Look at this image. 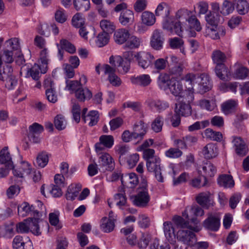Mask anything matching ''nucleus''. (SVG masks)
<instances>
[{
  "instance_id": "nucleus-1",
  "label": "nucleus",
  "mask_w": 249,
  "mask_h": 249,
  "mask_svg": "<svg viewBox=\"0 0 249 249\" xmlns=\"http://www.w3.org/2000/svg\"><path fill=\"white\" fill-rule=\"evenodd\" d=\"M186 88L187 89L184 90L181 81L172 77L168 89L177 98L178 100L181 99L182 101L187 102H193L194 100V88L192 86Z\"/></svg>"
},
{
  "instance_id": "nucleus-2",
  "label": "nucleus",
  "mask_w": 249,
  "mask_h": 249,
  "mask_svg": "<svg viewBox=\"0 0 249 249\" xmlns=\"http://www.w3.org/2000/svg\"><path fill=\"white\" fill-rule=\"evenodd\" d=\"M38 218H29L25 222H20L17 225V231L18 232L26 233L30 230L34 234L39 235L41 231L38 225Z\"/></svg>"
},
{
  "instance_id": "nucleus-3",
  "label": "nucleus",
  "mask_w": 249,
  "mask_h": 249,
  "mask_svg": "<svg viewBox=\"0 0 249 249\" xmlns=\"http://www.w3.org/2000/svg\"><path fill=\"white\" fill-rule=\"evenodd\" d=\"M132 199L133 204L136 206L140 208L148 206L150 200V196L146 183H144L142 187L138 189L137 194L133 196Z\"/></svg>"
},
{
  "instance_id": "nucleus-4",
  "label": "nucleus",
  "mask_w": 249,
  "mask_h": 249,
  "mask_svg": "<svg viewBox=\"0 0 249 249\" xmlns=\"http://www.w3.org/2000/svg\"><path fill=\"white\" fill-rule=\"evenodd\" d=\"M170 59L169 73L177 77H180L182 76L184 70L188 66L187 61L173 55H171Z\"/></svg>"
},
{
  "instance_id": "nucleus-5",
  "label": "nucleus",
  "mask_w": 249,
  "mask_h": 249,
  "mask_svg": "<svg viewBox=\"0 0 249 249\" xmlns=\"http://www.w3.org/2000/svg\"><path fill=\"white\" fill-rule=\"evenodd\" d=\"M176 236L178 241L188 246H194L195 243H196L195 233L188 230H178Z\"/></svg>"
},
{
  "instance_id": "nucleus-6",
  "label": "nucleus",
  "mask_w": 249,
  "mask_h": 249,
  "mask_svg": "<svg viewBox=\"0 0 249 249\" xmlns=\"http://www.w3.org/2000/svg\"><path fill=\"white\" fill-rule=\"evenodd\" d=\"M211 7L214 12L219 13L223 16L232 13L234 10L233 3L228 0H225L220 7L218 3L213 2L211 3Z\"/></svg>"
},
{
  "instance_id": "nucleus-7",
  "label": "nucleus",
  "mask_w": 249,
  "mask_h": 249,
  "mask_svg": "<svg viewBox=\"0 0 249 249\" xmlns=\"http://www.w3.org/2000/svg\"><path fill=\"white\" fill-rule=\"evenodd\" d=\"M134 58L138 65L143 69H147L154 59V56L148 52H140L134 53Z\"/></svg>"
},
{
  "instance_id": "nucleus-8",
  "label": "nucleus",
  "mask_w": 249,
  "mask_h": 249,
  "mask_svg": "<svg viewBox=\"0 0 249 249\" xmlns=\"http://www.w3.org/2000/svg\"><path fill=\"white\" fill-rule=\"evenodd\" d=\"M109 63L114 65L116 68H119L118 71L122 74L127 73L130 66V63L129 61H124L123 58L119 56H111L109 58Z\"/></svg>"
},
{
  "instance_id": "nucleus-9",
  "label": "nucleus",
  "mask_w": 249,
  "mask_h": 249,
  "mask_svg": "<svg viewBox=\"0 0 249 249\" xmlns=\"http://www.w3.org/2000/svg\"><path fill=\"white\" fill-rule=\"evenodd\" d=\"M220 218L217 213H209L208 216L203 222L204 227L212 231H217L220 227Z\"/></svg>"
},
{
  "instance_id": "nucleus-10",
  "label": "nucleus",
  "mask_w": 249,
  "mask_h": 249,
  "mask_svg": "<svg viewBox=\"0 0 249 249\" xmlns=\"http://www.w3.org/2000/svg\"><path fill=\"white\" fill-rule=\"evenodd\" d=\"M102 69L105 75H107V79L109 83L113 86L118 87L121 85L122 81L115 74V68L112 67L108 64H104Z\"/></svg>"
},
{
  "instance_id": "nucleus-11",
  "label": "nucleus",
  "mask_w": 249,
  "mask_h": 249,
  "mask_svg": "<svg viewBox=\"0 0 249 249\" xmlns=\"http://www.w3.org/2000/svg\"><path fill=\"white\" fill-rule=\"evenodd\" d=\"M204 214V212L203 209L198 206H194L192 207H187L182 215L188 220L191 219L192 221L196 224H197L199 221L196 219L192 217L193 216H203Z\"/></svg>"
},
{
  "instance_id": "nucleus-12",
  "label": "nucleus",
  "mask_w": 249,
  "mask_h": 249,
  "mask_svg": "<svg viewBox=\"0 0 249 249\" xmlns=\"http://www.w3.org/2000/svg\"><path fill=\"white\" fill-rule=\"evenodd\" d=\"M148 131L147 124L142 121L136 122L133 127L132 137L134 139L142 140Z\"/></svg>"
},
{
  "instance_id": "nucleus-13",
  "label": "nucleus",
  "mask_w": 249,
  "mask_h": 249,
  "mask_svg": "<svg viewBox=\"0 0 249 249\" xmlns=\"http://www.w3.org/2000/svg\"><path fill=\"white\" fill-rule=\"evenodd\" d=\"M114 139L112 135H103L99 138V142L95 144L97 152L104 150L105 148H111L114 144Z\"/></svg>"
},
{
  "instance_id": "nucleus-14",
  "label": "nucleus",
  "mask_w": 249,
  "mask_h": 249,
  "mask_svg": "<svg viewBox=\"0 0 249 249\" xmlns=\"http://www.w3.org/2000/svg\"><path fill=\"white\" fill-rule=\"evenodd\" d=\"M231 139V142L235 148L236 154L240 157L245 156L248 152L245 142L240 137L232 136Z\"/></svg>"
},
{
  "instance_id": "nucleus-15",
  "label": "nucleus",
  "mask_w": 249,
  "mask_h": 249,
  "mask_svg": "<svg viewBox=\"0 0 249 249\" xmlns=\"http://www.w3.org/2000/svg\"><path fill=\"white\" fill-rule=\"evenodd\" d=\"M196 201L203 208L208 209L215 204L211 198V194L209 192H202L199 194L196 197Z\"/></svg>"
},
{
  "instance_id": "nucleus-16",
  "label": "nucleus",
  "mask_w": 249,
  "mask_h": 249,
  "mask_svg": "<svg viewBox=\"0 0 249 249\" xmlns=\"http://www.w3.org/2000/svg\"><path fill=\"white\" fill-rule=\"evenodd\" d=\"M32 171L31 165L26 161H22L18 167L13 169V174L15 177L22 178L25 176L30 175Z\"/></svg>"
},
{
  "instance_id": "nucleus-17",
  "label": "nucleus",
  "mask_w": 249,
  "mask_h": 249,
  "mask_svg": "<svg viewBox=\"0 0 249 249\" xmlns=\"http://www.w3.org/2000/svg\"><path fill=\"white\" fill-rule=\"evenodd\" d=\"M164 40L162 32L156 29L154 31L151 36V46L154 50H160L162 48Z\"/></svg>"
},
{
  "instance_id": "nucleus-18",
  "label": "nucleus",
  "mask_w": 249,
  "mask_h": 249,
  "mask_svg": "<svg viewBox=\"0 0 249 249\" xmlns=\"http://www.w3.org/2000/svg\"><path fill=\"white\" fill-rule=\"evenodd\" d=\"M99 166L105 170L111 171L114 169V162L112 157L107 153H103L99 158Z\"/></svg>"
},
{
  "instance_id": "nucleus-19",
  "label": "nucleus",
  "mask_w": 249,
  "mask_h": 249,
  "mask_svg": "<svg viewBox=\"0 0 249 249\" xmlns=\"http://www.w3.org/2000/svg\"><path fill=\"white\" fill-rule=\"evenodd\" d=\"M44 87L46 89V95L50 102L54 103L57 101V97L54 88V84L50 79L44 81Z\"/></svg>"
},
{
  "instance_id": "nucleus-20",
  "label": "nucleus",
  "mask_w": 249,
  "mask_h": 249,
  "mask_svg": "<svg viewBox=\"0 0 249 249\" xmlns=\"http://www.w3.org/2000/svg\"><path fill=\"white\" fill-rule=\"evenodd\" d=\"M114 200L117 206L122 210L126 209L129 211L130 213H134L136 212V210L133 208H129L128 207L127 202V198L124 194H117L114 196Z\"/></svg>"
},
{
  "instance_id": "nucleus-21",
  "label": "nucleus",
  "mask_w": 249,
  "mask_h": 249,
  "mask_svg": "<svg viewBox=\"0 0 249 249\" xmlns=\"http://www.w3.org/2000/svg\"><path fill=\"white\" fill-rule=\"evenodd\" d=\"M179 102L178 104H176L175 108V112L179 115L187 116L191 113V107L190 104L192 102H185L182 101L181 99L178 100Z\"/></svg>"
},
{
  "instance_id": "nucleus-22",
  "label": "nucleus",
  "mask_w": 249,
  "mask_h": 249,
  "mask_svg": "<svg viewBox=\"0 0 249 249\" xmlns=\"http://www.w3.org/2000/svg\"><path fill=\"white\" fill-rule=\"evenodd\" d=\"M202 153L205 159H211L217 156L218 150L216 144L209 143L204 147Z\"/></svg>"
},
{
  "instance_id": "nucleus-23",
  "label": "nucleus",
  "mask_w": 249,
  "mask_h": 249,
  "mask_svg": "<svg viewBox=\"0 0 249 249\" xmlns=\"http://www.w3.org/2000/svg\"><path fill=\"white\" fill-rule=\"evenodd\" d=\"M130 81L134 85H139L142 87H147L151 84L152 79L149 74H143L136 77H131L130 78Z\"/></svg>"
},
{
  "instance_id": "nucleus-24",
  "label": "nucleus",
  "mask_w": 249,
  "mask_h": 249,
  "mask_svg": "<svg viewBox=\"0 0 249 249\" xmlns=\"http://www.w3.org/2000/svg\"><path fill=\"white\" fill-rule=\"evenodd\" d=\"M0 163L8 168H13L14 164L8 147L5 146L0 151Z\"/></svg>"
},
{
  "instance_id": "nucleus-25",
  "label": "nucleus",
  "mask_w": 249,
  "mask_h": 249,
  "mask_svg": "<svg viewBox=\"0 0 249 249\" xmlns=\"http://www.w3.org/2000/svg\"><path fill=\"white\" fill-rule=\"evenodd\" d=\"M181 23L176 21L171 23L167 19L165 20L163 24V27L172 32H174L179 36H182V27L181 26Z\"/></svg>"
},
{
  "instance_id": "nucleus-26",
  "label": "nucleus",
  "mask_w": 249,
  "mask_h": 249,
  "mask_svg": "<svg viewBox=\"0 0 249 249\" xmlns=\"http://www.w3.org/2000/svg\"><path fill=\"white\" fill-rule=\"evenodd\" d=\"M163 230L164 234L168 240L172 244H174L176 242V234H175V229L171 222L166 221L163 223Z\"/></svg>"
},
{
  "instance_id": "nucleus-27",
  "label": "nucleus",
  "mask_w": 249,
  "mask_h": 249,
  "mask_svg": "<svg viewBox=\"0 0 249 249\" xmlns=\"http://www.w3.org/2000/svg\"><path fill=\"white\" fill-rule=\"evenodd\" d=\"M134 20V15L132 10L128 9L121 12L119 18V21L122 25L126 26L131 24Z\"/></svg>"
},
{
  "instance_id": "nucleus-28",
  "label": "nucleus",
  "mask_w": 249,
  "mask_h": 249,
  "mask_svg": "<svg viewBox=\"0 0 249 249\" xmlns=\"http://www.w3.org/2000/svg\"><path fill=\"white\" fill-rule=\"evenodd\" d=\"M129 32L124 28L116 30L114 34V39L115 42L119 44L125 43L129 37Z\"/></svg>"
},
{
  "instance_id": "nucleus-29",
  "label": "nucleus",
  "mask_w": 249,
  "mask_h": 249,
  "mask_svg": "<svg viewBox=\"0 0 249 249\" xmlns=\"http://www.w3.org/2000/svg\"><path fill=\"white\" fill-rule=\"evenodd\" d=\"M34 207L27 202H23L18 206V214L19 216L25 217L29 214L38 215V212L34 210Z\"/></svg>"
},
{
  "instance_id": "nucleus-30",
  "label": "nucleus",
  "mask_w": 249,
  "mask_h": 249,
  "mask_svg": "<svg viewBox=\"0 0 249 249\" xmlns=\"http://www.w3.org/2000/svg\"><path fill=\"white\" fill-rule=\"evenodd\" d=\"M192 15L191 11L186 9H180L176 14V19L182 23L186 24Z\"/></svg>"
},
{
  "instance_id": "nucleus-31",
  "label": "nucleus",
  "mask_w": 249,
  "mask_h": 249,
  "mask_svg": "<svg viewBox=\"0 0 249 249\" xmlns=\"http://www.w3.org/2000/svg\"><path fill=\"white\" fill-rule=\"evenodd\" d=\"M200 78L201 81L198 85L199 92L201 94H203L211 89L212 85L208 75L202 74L201 75Z\"/></svg>"
},
{
  "instance_id": "nucleus-32",
  "label": "nucleus",
  "mask_w": 249,
  "mask_h": 249,
  "mask_svg": "<svg viewBox=\"0 0 249 249\" xmlns=\"http://www.w3.org/2000/svg\"><path fill=\"white\" fill-rule=\"evenodd\" d=\"M171 81V78H170V74L163 72L159 75L157 82L159 88L161 89L166 90L169 88Z\"/></svg>"
},
{
  "instance_id": "nucleus-33",
  "label": "nucleus",
  "mask_w": 249,
  "mask_h": 249,
  "mask_svg": "<svg viewBox=\"0 0 249 249\" xmlns=\"http://www.w3.org/2000/svg\"><path fill=\"white\" fill-rule=\"evenodd\" d=\"M115 223L112 219H108L107 217H103L100 221V228L102 231L108 233L111 232L114 228Z\"/></svg>"
},
{
  "instance_id": "nucleus-34",
  "label": "nucleus",
  "mask_w": 249,
  "mask_h": 249,
  "mask_svg": "<svg viewBox=\"0 0 249 249\" xmlns=\"http://www.w3.org/2000/svg\"><path fill=\"white\" fill-rule=\"evenodd\" d=\"M122 182L129 188H134L139 183V179L137 175L134 173H131L126 175L122 179Z\"/></svg>"
},
{
  "instance_id": "nucleus-35",
  "label": "nucleus",
  "mask_w": 249,
  "mask_h": 249,
  "mask_svg": "<svg viewBox=\"0 0 249 249\" xmlns=\"http://www.w3.org/2000/svg\"><path fill=\"white\" fill-rule=\"evenodd\" d=\"M173 220L177 226L181 228H189L190 229L193 231L197 232L200 230V228L197 225L191 227L189 225V223L187 221L185 220L182 217L179 216H175Z\"/></svg>"
},
{
  "instance_id": "nucleus-36",
  "label": "nucleus",
  "mask_w": 249,
  "mask_h": 249,
  "mask_svg": "<svg viewBox=\"0 0 249 249\" xmlns=\"http://www.w3.org/2000/svg\"><path fill=\"white\" fill-rule=\"evenodd\" d=\"M218 184L225 188H232L234 185V181L231 176L222 175L217 178Z\"/></svg>"
},
{
  "instance_id": "nucleus-37",
  "label": "nucleus",
  "mask_w": 249,
  "mask_h": 249,
  "mask_svg": "<svg viewBox=\"0 0 249 249\" xmlns=\"http://www.w3.org/2000/svg\"><path fill=\"white\" fill-rule=\"evenodd\" d=\"M99 118L98 112L96 110H91L87 114V116H84L83 120L85 123H88L89 126H92L97 124Z\"/></svg>"
},
{
  "instance_id": "nucleus-38",
  "label": "nucleus",
  "mask_w": 249,
  "mask_h": 249,
  "mask_svg": "<svg viewBox=\"0 0 249 249\" xmlns=\"http://www.w3.org/2000/svg\"><path fill=\"white\" fill-rule=\"evenodd\" d=\"M206 33L208 36L210 37L213 39H218L221 36H223L225 35V30L221 28L217 30V28L214 27H208L206 30Z\"/></svg>"
},
{
  "instance_id": "nucleus-39",
  "label": "nucleus",
  "mask_w": 249,
  "mask_h": 249,
  "mask_svg": "<svg viewBox=\"0 0 249 249\" xmlns=\"http://www.w3.org/2000/svg\"><path fill=\"white\" fill-rule=\"evenodd\" d=\"M219 13L214 12L213 10L205 16V19L208 24L216 28L219 22L220 16Z\"/></svg>"
},
{
  "instance_id": "nucleus-40",
  "label": "nucleus",
  "mask_w": 249,
  "mask_h": 249,
  "mask_svg": "<svg viewBox=\"0 0 249 249\" xmlns=\"http://www.w3.org/2000/svg\"><path fill=\"white\" fill-rule=\"evenodd\" d=\"M170 7L165 2H161L158 6L156 11V15L157 16H161L163 18L167 19L170 14Z\"/></svg>"
},
{
  "instance_id": "nucleus-41",
  "label": "nucleus",
  "mask_w": 249,
  "mask_h": 249,
  "mask_svg": "<svg viewBox=\"0 0 249 249\" xmlns=\"http://www.w3.org/2000/svg\"><path fill=\"white\" fill-rule=\"evenodd\" d=\"M237 105V102L235 100H228L222 104V110L225 114H229L234 111Z\"/></svg>"
},
{
  "instance_id": "nucleus-42",
  "label": "nucleus",
  "mask_w": 249,
  "mask_h": 249,
  "mask_svg": "<svg viewBox=\"0 0 249 249\" xmlns=\"http://www.w3.org/2000/svg\"><path fill=\"white\" fill-rule=\"evenodd\" d=\"M204 135L206 138L216 142H220L223 138L221 132L213 131L211 128H207L204 131Z\"/></svg>"
},
{
  "instance_id": "nucleus-43",
  "label": "nucleus",
  "mask_w": 249,
  "mask_h": 249,
  "mask_svg": "<svg viewBox=\"0 0 249 249\" xmlns=\"http://www.w3.org/2000/svg\"><path fill=\"white\" fill-rule=\"evenodd\" d=\"M73 5L77 11L83 12L88 11L90 7L89 0H74Z\"/></svg>"
},
{
  "instance_id": "nucleus-44",
  "label": "nucleus",
  "mask_w": 249,
  "mask_h": 249,
  "mask_svg": "<svg viewBox=\"0 0 249 249\" xmlns=\"http://www.w3.org/2000/svg\"><path fill=\"white\" fill-rule=\"evenodd\" d=\"M142 43L141 39L134 36H129L125 44V47L130 49L139 47Z\"/></svg>"
},
{
  "instance_id": "nucleus-45",
  "label": "nucleus",
  "mask_w": 249,
  "mask_h": 249,
  "mask_svg": "<svg viewBox=\"0 0 249 249\" xmlns=\"http://www.w3.org/2000/svg\"><path fill=\"white\" fill-rule=\"evenodd\" d=\"M40 61L41 65L42 66V72L45 73L47 72L48 69V64L49 61V55L47 49H43L40 53Z\"/></svg>"
},
{
  "instance_id": "nucleus-46",
  "label": "nucleus",
  "mask_w": 249,
  "mask_h": 249,
  "mask_svg": "<svg viewBox=\"0 0 249 249\" xmlns=\"http://www.w3.org/2000/svg\"><path fill=\"white\" fill-rule=\"evenodd\" d=\"M212 58L214 63L216 65L224 64L226 60V55L220 50H214L212 54Z\"/></svg>"
},
{
  "instance_id": "nucleus-47",
  "label": "nucleus",
  "mask_w": 249,
  "mask_h": 249,
  "mask_svg": "<svg viewBox=\"0 0 249 249\" xmlns=\"http://www.w3.org/2000/svg\"><path fill=\"white\" fill-rule=\"evenodd\" d=\"M13 68L10 64H4L2 67L0 65V80L4 81L5 79L11 76Z\"/></svg>"
},
{
  "instance_id": "nucleus-48",
  "label": "nucleus",
  "mask_w": 249,
  "mask_h": 249,
  "mask_svg": "<svg viewBox=\"0 0 249 249\" xmlns=\"http://www.w3.org/2000/svg\"><path fill=\"white\" fill-rule=\"evenodd\" d=\"M141 19L142 23L147 26L153 25L156 21L154 15L148 11H145L142 13Z\"/></svg>"
},
{
  "instance_id": "nucleus-49",
  "label": "nucleus",
  "mask_w": 249,
  "mask_h": 249,
  "mask_svg": "<svg viewBox=\"0 0 249 249\" xmlns=\"http://www.w3.org/2000/svg\"><path fill=\"white\" fill-rule=\"evenodd\" d=\"M76 98L80 101L89 99L92 97V93L88 89H83L82 87L75 93Z\"/></svg>"
},
{
  "instance_id": "nucleus-50",
  "label": "nucleus",
  "mask_w": 249,
  "mask_h": 249,
  "mask_svg": "<svg viewBox=\"0 0 249 249\" xmlns=\"http://www.w3.org/2000/svg\"><path fill=\"white\" fill-rule=\"evenodd\" d=\"M100 26L103 32L107 34L112 33L115 29L116 27L114 23L107 19H103L100 21Z\"/></svg>"
},
{
  "instance_id": "nucleus-51",
  "label": "nucleus",
  "mask_w": 249,
  "mask_h": 249,
  "mask_svg": "<svg viewBox=\"0 0 249 249\" xmlns=\"http://www.w3.org/2000/svg\"><path fill=\"white\" fill-rule=\"evenodd\" d=\"M42 66L41 65L35 64L28 71V74H29L32 78L36 81H37L40 76V72H42Z\"/></svg>"
},
{
  "instance_id": "nucleus-52",
  "label": "nucleus",
  "mask_w": 249,
  "mask_h": 249,
  "mask_svg": "<svg viewBox=\"0 0 249 249\" xmlns=\"http://www.w3.org/2000/svg\"><path fill=\"white\" fill-rule=\"evenodd\" d=\"M160 158H155L154 160L146 162L147 170L150 172H154L156 170L160 169Z\"/></svg>"
},
{
  "instance_id": "nucleus-53",
  "label": "nucleus",
  "mask_w": 249,
  "mask_h": 249,
  "mask_svg": "<svg viewBox=\"0 0 249 249\" xmlns=\"http://www.w3.org/2000/svg\"><path fill=\"white\" fill-rule=\"evenodd\" d=\"M163 125V117L158 115L151 124V128L155 132L158 133L161 131Z\"/></svg>"
},
{
  "instance_id": "nucleus-54",
  "label": "nucleus",
  "mask_w": 249,
  "mask_h": 249,
  "mask_svg": "<svg viewBox=\"0 0 249 249\" xmlns=\"http://www.w3.org/2000/svg\"><path fill=\"white\" fill-rule=\"evenodd\" d=\"M202 168L204 173L208 177H213L216 173V167L210 162L205 163Z\"/></svg>"
},
{
  "instance_id": "nucleus-55",
  "label": "nucleus",
  "mask_w": 249,
  "mask_h": 249,
  "mask_svg": "<svg viewBox=\"0 0 249 249\" xmlns=\"http://www.w3.org/2000/svg\"><path fill=\"white\" fill-rule=\"evenodd\" d=\"M249 69L246 67L240 66L235 70L233 77L236 79H244L249 75Z\"/></svg>"
},
{
  "instance_id": "nucleus-56",
  "label": "nucleus",
  "mask_w": 249,
  "mask_h": 249,
  "mask_svg": "<svg viewBox=\"0 0 249 249\" xmlns=\"http://www.w3.org/2000/svg\"><path fill=\"white\" fill-rule=\"evenodd\" d=\"M168 64V57H166L164 58H158L154 61L153 64L154 69L158 71L165 70Z\"/></svg>"
},
{
  "instance_id": "nucleus-57",
  "label": "nucleus",
  "mask_w": 249,
  "mask_h": 249,
  "mask_svg": "<svg viewBox=\"0 0 249 249\" xmlns=\"http://www.w3.org/2000/svg\"><path fill=\"white\" fill-rule=\"evenodd\" d=\"M215 71L217 77L221 80H225L228 77V69L224 64L216 65Z\"/></svg>"
},
{
  "instance_id": "nucleus-58",
  "label": "nucleus",
  "mask_w": 249,
  "mask_h": 249,
  "mask_svg": "<svg viewBox=\"0 0 249 249\" xmlns=\"http://www.w3.org/2000/svg\"><path fill=\"white\" fill-rule=\"evenodd\" d=\"M2 61L5 64H10L14 61L13 52L12 51L5 50L2 55L0 54V65H1Z\"/></svg>"
},
{
  "instance_id": "nucleus-59",
  "label": "nucleus",
  "mask_w": 249,
  "mask_h": 249,
  "mask_svg": "<svg viewBox=\"0 0 249 249\" xmlns=\"http://www.w3.org/2000/svg\"><path fill=\"white\" fill-rule=\"evenodd\" d=\"M85 20L80 13L75 14L71 19L72 25L76 28H81L84 26Z\"/></svg>"
},
{
  "instance_id": "nucleus-60",
  "label": "nucleus",
  "mask_w": 249,
  "mask_h": 249,
  "mask_svg": "<svg viewBox=\"0 0 249 249\" xmlns=\"http://www.w3.org/2000/svg\"><path fill=\"white\" fill-rule=\"evenodd\" d=\"M236 2V9L239 14L244 15L248 12L249 4L245 0H235Z\"/></svg>"
},
{
  "instance_id": "nucleus-61",
  "label": "nucleus",
  "mask_w": 249,
  "mask_h": 249,
  "mask_svg": "<svg viewBox=\"0 0 249 249\" xmlns=\"http://www.w3.org/2000/svg\"><path fill=\"white\" fill-rule=\"evenodd\" d=\"M109 41L108 34L105 32L99 33L97 36L96 44L99 47H102L107 44Z\"/></svg>"
},
{
  "instance_id": "nucleus-62",
  "label": "nucleus",
  "mask_w": 249,
  "mask_h": 249,
  "mask_svg": "<svg viewBox=\"0 0 249 249\" xmlns=\"http://www.w3.org/2000/svg\"><path fill=\"white\" fill-rule=\"evenodd\" d=\"M54 124L56 129L58 130L64 129L67 125V122L64 117L61 115H57L54 118Z\"/></svg>"
},
{
  "instance_id": "nucleus-63",
  "label": "nucleus",
  "mask_w": 249,
  "mask_h": 249,
  "mask_svg": "<svg viewBox=\"0 0 249 249\" xmlns=\"http://www.w3.org/2000/svg\"><path fill=\"white\" fill-rule=\"evenodd\" d=\"M182 155V152L178 148H170L165 152V155L171 159H177L180 157Z\"/></svg>"
},
{
  "instance_id": "nucleus-64",
  "label": "nucleus",
  "mask_w": 249,
  "mask_h": 249,
  "mask_svg": "<svg viewBox=\"0 0 249 249\" xmlns=\"http://www.w3.org/2000/svg\"><path fill=\"white\" fill-rule=\"evenodd\" d=\"M188 25L190 28L194 29L197 32L200 31L202 29L200 22L196 16L193 14L188 22Z\"/></svg>"
}]
</instances>
